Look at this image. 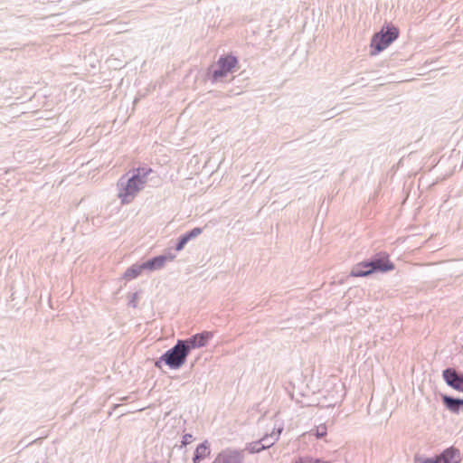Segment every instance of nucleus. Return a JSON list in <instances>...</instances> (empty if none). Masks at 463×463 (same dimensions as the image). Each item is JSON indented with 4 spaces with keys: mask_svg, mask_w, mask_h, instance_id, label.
Listing matches in <instances>:
<instances>
[{
    "mask_svg": "<svg viewBox=\"0 0 463 463\" xmlns=\"http://www.w3.org/2000/svg\"><path fill=\"white\" fill-rule=\"evenodd\" d=\"M149 167H138L133 171L129 178L122 176L118 182V197L122 203H129L137 194L142 190L148 181V175L152 173Z\"/></svg>",
    "mask_w": 463,
    "mask_h": 463,
    "instance_id": "nucleus-1",
    "label": "nucleus"
},
{
    "mask_svg": "<svg viewBox=\"0 0 463 463\" xmlns=\"http://www.w3.org/2000/svg\"><path fill=\"white\" fill-rule=\"evenodd\" d=\"M188 349L184 347V342L177 340L176 344L167 350L155 365L158 368L161 367V363L164 362L171 369H179L186 361L188 356Z\"/></svg>",
    "mask_w": 463,
    "mask_h": 463,
    "instance_id": "nucleus-2",
    "label": "nucleus"
},
{
    "mask_svg": "<svg viewBox=\"0 0 463 463\" xmlns=\"http://www.w3.org/2000/svg\"><path fill=\"white\" fill-rule=\"evenodd\" d=\"M399 31L394 26H388L386 31L382 30L374 34L372 40V47L375 49L373 54L378 53L386 49L394 40L397 39Z\"/></svg>",
    "mask_w": 463,
    "mask_h": 463,
    "instance_id": "nucleus-3",
    "label": "nucleus"
},
{
    "mask_svg": "<svg viewBox=\"0 0 463 463\" xmlns=\"http://www.w3.org/2000/svg\"><path fill=\"white\" fill-rule=\"evenodd\" d=\"M237 63L238 60L235 56H221L217 61L218 68L213 71V80H218L219 79L225 77L229 72L232 71Z\"/></svg>",
    "mask_w": 463,
    "mask_h": 463,
    "instance_id": "nucleus-4",
    "label": "nucleus"
},
{
    "mask_svg": "<svg viewBox=\"0 0 463 463\" xmlns=\"http://www.w3.org/2000/svg\"><path fill=\"white\" fill-rule=\"evenodd\" d=\"M445 383L452 389L463 392V374L454 368H447L442 372Z\"/></svg>",
    "mask_w": 463,
    "mask_h": 463,
    "instance_id": "nucleus-5",
    "label": "nucleus"
},
{
    "mask_svg": "<svg viewBox=\"0 0 463 463\" xmlns=\"http://www.w3.org/2000/svg\"><path fill=\"white\" fill-rule=\"evenodd\" d=\"M212 337V332L204 331L203 333L196 334L188 339L181 340V342H184V347H186L188 349V353H190L192 349L205 346Z\"/></svg>",
    "mask_w": 463,
    "mask_h": 463,
    "instance_id": "nucleus-6",
    "label": "nucleus"
},
{
    "mask_svg": "<svg viewBox=\"0 0 463 463\" xmlns=\"http://www.w3.org/2000/svg\"><path fill=\"white\" fill-rule=\"evenodd\" d=\"M421 463H459V451L457 449L449 448L445 449L435 458H427Z\"/></svg>",
    "mask_w": 463,
    "mask_h": 463,
    "instance_id": "nucleus-7",
    "label": "nucleus"
},
{
    "mask_svg": "<svg viewBox=\"0 0 463 463\" xmlns=\"http://www.w3.org/2000/svg\"><path fill=\"white\" fill-rule=\"evenodd\" d=\"M369 262L371 264V269H373V273L376 271H390L394 269L393 263L388 260L387 256H376L369 260Z\"/></svg>",
    "mask_w": 463,
    "mask_h": 463,
    "instance_id": "nucleus-8",
    "label": "nucleus"
},
{
    "mask_svg": "<svg viewBox=\"0 0 463 463\" xmlns=\"http://www.w3.org/2000/svg\"><path fill=\"white\" fill-rule=\"evenodd\" d=\"M242 455L236 450H223L217 455L213 463H242Z\"/></svg>",
    "mask_w": 463,
    "mask_h": 463,
    "instance_id": "nucleus-9",
    "label": "nucleus"
},
{
    "mask_svg": "<svg viewBox=\"0 0 463 463\" xmlns=\"http://www.w3.org/2000/svg\"><path fill=\"white\" fill-rule=\"evenodd\" d=\"M175 258V255H159L153 259L148 260L147 261L143 263V267L145 269L148 270H156L162 269L166 261H171Z\"/></svg>",
    "mask_w": 463,
    "mask_h": 463,
    "instance_id": "nucleus-10",
    "label": "nucleus"
},
{
    "mask_svg": "<svg viewBox=\"0 0 463 463\" xmlns=\"http://www.w3.org/2000/svg\"><path fill=\"white\" fill-rule=\"evenodd\" d=\"M441 401L445 408L453 413H458L463 409V399L442 394Z\"/></svg>",
    "mask_w": 463,
    "mask_h": 463,
    "instance_id": "nucleus-11",
    "label": "nucleus"
},
{
    "mask_svg": "<svg viewBox=\"0 0 463 463\" xmlns=\"http://www.w3.org/2000/svg\"><path fill=\"white\" fill-rule=\"evenodd\" d=\"M373 273L369 261H363L354 265L351 270L353 277H365Z\"/></svg>",
    "mask_w": 463,
    "mask_h": 463,
    "instance_id": "nucleus-12",
    "label": "nucleus"
},
{
    "mask_svg": "<svg viewBox=\"0 0 463 463\" xmlns=\"http://www.w3.org/2000/svg\"><path fill=\"white\" fill-rule=\"evenodd\" d=\"M210 455V448L208 441H204L197 446L195 449L194 457H193V462L194 463H199L203 458H205L207 456Z\"/></svg>",
    "mask_w": 463,
    "mask_h": 463,
    "instance_id": "nucleus-13",
    "label": "nucleus"
},
{
    "mask_svg": "<svg viewBox=\"0 0 463 463\" xmlns=\"http://www.w3.org/2000/svg\"><path fill=\"white\" fill-rule=\"evenodd\" d=\"M145 268L143 267V263L142 264H133L131 267H129L128 269H127V270L125 271L124 273V278L128 280H130V279H133L135 278H137V276H139L142 272V270H144Z\"/></svg>",
    "mask_w": 463,
    "mask_h": 463,
    "instance_id": "nucleus-14",
    "label": "nucleus"
},
{
    "mask_svg": "<svg viewBox=\"0 0 463 463\" xmlns=\"http://www.w3.org/2000/svg\"><path fill=\"white\" fill-rule=\"evenodd\" d=\"M282 431V429H279L277 431H272L270 434L265 435L260 439L262 445L268 449L275 444V442L279 439V437Z\"/></svg>",
    "mask_w": 463,
    "mask_h": 463,
    "instance_id": "nucleus-15",
    "label": "nucleus"
},
{
    "mask_svg": "<svg viewBox=\"0 0 463 463\" xmlns=\"http://www.w3.org/2000/svg\"><path fill=\"white\" fill-rule=\"evenodd\" d=\"M266 448L262 445V442L260 440L250 443L248 449L250 453H259L265 449Z\"/></svg>",
    "mask_w": 463,
    "mask_h": 463,
    "instance_id": "nucleus-16",
    "label": "nucleus"
},
{
    "mask_svg": "<svg viewBox=\"0 0 463 463\" xmlns=\"http://www.w3.org/2000/svg\"><path fill=\"white\" fill-rule=\"evenodd\" d=\"M203 230L202 228H199V227H196V228H194L192 231L186 232L185 234H184L186 239L188 240V241L195 237H197L198 235H200L202 233Z\"/></svg>",
    "mask_w": 463,
    "mask_h": 463,
    "instance_id": "nucleus-17",
    "label": "nucleus"
},
{
    "mask_svg": "<svg viewBox=\"0 0 463 463\" xmlns=\"http://www.w3.org/2000/svg\"><path fill=\"white\" fill-rule=\"evenodd\" d=\"M188 242V240L186 239V237L184 235H182L178 241V242L176 243L175 249L177 250V251H180L184 249V245Z\"/></svg>",
    "mask_w": 463,
    "mask_h": 463,
    "instance_id": "nucleus-18",
    "label": "nucleus"
},
{
    "mask_svg": "<svg viewBox=\"0 0 463 463\" xmlns=\"http://www.w3.org/2000/svg\"><path fill=\"white\" fill-rule=\"evenodd\" d=\"M326 427L325 426H319L317 428V437H323L324 435H326Z\"/></svg>",
    "mask_w": 463,
    "mask_h": 463,
    "instance_id": "nucleus-19",
    "label": "nucleus"
},
{
    "mask_svg": "<svg viewBox=\"0 0 463 463\" xmlns=\"http://www.w3.org/2000/svg\"><path fill=\"white\" fill-rule=\"evenodd\" d=\"M192 439H193V436H192L191 434H185V435H184V437H183V441H182V443H183L184 445H186V444H188V443H190V442H191Z\"/></svg>",
    "mask_w": 463,
    "mask_h": 463,
    "instance_id": "nucleus-20",
    "label": "nucleus"
},
{
    "mask_svg": "<svg viewBox=\"0 0 463 463\" xmlns=\"http://www.w3.org/2000/svg\"><path fill=\"white\" fill-rule=\"evenodd\" d=\"M317 463H327V462H322L321 460H317Z\"/></svg>",
    "mask_w": 463,
    "mask_h": 463,
    "instance_id": "nucleus-21",
    "label": "nucleus"
},
{
    "mask_svg": "<svg viewBox=\"0 0 463 463\" xmlns=\"http://www.w3.org/2000/svg\"><path fill=\"white\" fill-rule=\"evenodd\" d=\"M317 460H318V459H317L314 463H317Z\"/></svg>",
    "mask_w": 463,
    "mask_h": 463,
    "instance_id": "nucleus-22",
    "label": "nucleus"
}]
</instances>
